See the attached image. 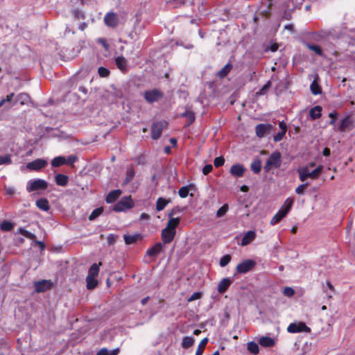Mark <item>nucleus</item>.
<instances>
[{
	"label": "nucleus",
	"instance_id": "obj_1",
	"mask_svg": "<svg viewBox=\"0 0 355 355\" xmlns=\"http://www.w3.org/2000/svg\"><path fill=\"white\" fill-rule=\"evenodd\" d=\"M180 224L179 218H170L165 228L162 230L161 236L164 244L171 243L176 234V228Z\"/></svg>",
	"mask_w": 355,
	"mask_h": 355
},
{
	"label": "nucleus",
	"instance_id": "obj_2",
	"mask_svg": "<svg viewBox=\"0 0 355 355\" xmlns=\"http://www.w3.org/2000/svg\"><path fill=\"white\" fill-rule=\"evenodd\" d=\"M293 203V200L291 198H287L284 205L282 206L279 211L272 217L270 220V225H275L277 224L280 220L284 218L289 212Z\"/></svg>",
	"mask_w": 355,
	"mask_h": 355
},
{
	"label": "nucleus",
	"instance_id": "obj_3",
	"mask_svg": "<svg viewBox=\"0 0 355 355\" xmlns=\"http://www.w3.org/2000/svg\"><path fill=\"white\" fill-rule=\"evenodd\" d=\"M282 164V155L279 151L273 152L268 158L264 165L266 172H269L272 169L277 168Z\"/></svg>",
	"mask_w": 355,
	"mask_h": 355
},
{
	"label": "nucleus",
	"instance_id": "obj_4",
	"mask_svg": "<svg viewBox=\"0 0 355 355\" xmlns=\"http://www.w3.org/2000/svg\"><path fill=\"white\" fill-rule=\"evenodd\" d=\"M322 170V166H318L315 169H314L312 171H309L306 167H302L298 168L297 172L299 173L300 180L302 182H304L309 178L316 179L321 173Z\"/></svg>",
	"mask_w": 355,
	"mask_h": 355
},
{
	"label": "nucleus",
	"instance_id": "obj_5",
	"mask_svg": "<svg viewBox=\"0 0 355 355\" xmlns=\"http://www.w3.org/2000/svg\"><path fill=\"white\" fill-rule=\"evenodd\" d=\"M47 187L48 183L44 180H31L27 182L26 191L30 193L37 190H45Z\"/></svg>",
	"mask_w": 355,
	"mask_h": 355
},
{
	"label": "nucleus",
	"instance_id": "obj_6",
	"mask_svg": "<svg viewBox=\"0 0 355 355\" xmlns=\"http://www.w3.org/2000/svg\"><path fill=\"white\" fill-rule=\"evenodd\" d=\"M143 96L147 102L153 103L161 100L163 97V93L159 89H154L152 90L145 91Z\"/></svg>",
	"mask_w": 355,
	"mask_h": 355
},
{
	"label": "nucleus",
	"instance_id": "obj_7",
	"mask_svg": "<svg viewBox=\"0 0 355 355\" xmlns=\"http://www.w3.org/2000/svg\"><path fill=\"white\" fill-rule=\"evenodd\" d=\"M287 331L289 333L295 334L300 332H306L309 333L311 331V329L306 326V324L303 322H295L291 323L287 327Z\"/></svg>",
	"mask_w": 355,
	"mask_h": 355
},
{
	"label": "nucleus",
	"instance_id": "obj_8",
	"mask_svg": "<svg viewBox=\"0 0 355 355\" xmlns=\"http://www.w3.org/2000/svg\"><path fill=\"white\" fill-rule=\"evenodd\" d=\"M133 203L130 196L122 198L114 207L116 211H123L132 207Z\"/></svg>",
	"mask_w": 355,
	"mask_h": 355
},
{
	"label": "nucleus",
	"instance_id": "obj_9",
	"mask_svg": "<svg viewBox=\"0 0 355 355\" xmlns=\"http://www.w3.org/2000/svg\"><path fill=\"white\" fill-rule=\"evenodd\" d=\"M168 123L166 121H159L154 123L151 127V137L153 139H157L160 137L163 129L166 128Z\"/></svg>",
	"mask_w": 355,
	"mask_h": 355
},
{
	"label": "nucleus",
	"instance_id": "obj_10",
	"mask_svg": "<svg viewBox=\"0 0 355 355\" xmlns=\"http://www.w3.org/2000/svg\"><path fill=\"white\" fill-rule=\"evenodd\" d=\"M255 264H256V263L254 260H252V259L245 260L237 265L236 271H237V272L241 273V274L246 273V272L250 271L251 270H252L254 268V267L255 266Z\"/></svg>",
	"mask_w": 355,
	"mask_h": 355
},
{
	"label": "nucleus",
	"instance_id": "obj_11",
	"mask_svg": "<svg viewBox=\"0 0 355 355\" xmlns=\"http://www.w3.org/2000/svg\"><path fill=\"white\" fill-rule=\"evenodd\" d=\"M53 283L51 280H41L34 283L35 291L37 293H42L51 288Z\"/></svg>",
	"mask_w": 355,
	"mask_h": 355
},
{
	"label": "nucleus",
	"instance_id": "obj_12",
	"mask_svg": "<svg viewBox=\"0 0 355 355\" xmlns=\"http://www.w3.org/2000/svg\"><path fill=\"white\" fill-rule=\"evenodd\" d=\"M47 162L43 159H37L26 164V168L31 171H39L45 167Z\"/></svg>",
	"mask_w": 355,
	"mask_h": 355
},
{
	"label": "nucleus",
	"instance_id": "obj_13",
	"mask_svg": "<svg viewBox=\"0 0 355 355\" xmlns=\"http://www.w3.org/2000/svg\"><path fill=\"white\" fill-rule=\"evenodd\" d=\"M104 21L107 26L115 27L118 24L117 15L114 12H110L105 15Z\"/></svg>",
	"mask_w": 355,
	"mask_h": 355
},
{
	"label": "nucleus",
	"instance_id": "obj_14",
	"mask_svg": "<svg viewBox=\"0 0 355 355\" xmlns=\"http://www.w3.org/2000/svg\"><path fill=\"white\" fill-rule=\"evenodd\" d=\"M258 342L261 346L264 347H271L276 344V340L274 338L266 336L259 337Z\"/></svg>",
	"mask_w": 355,
	"mask_h": 355
},
{
	"label": "nucleus",
	"instance_id": "obj_15",
	"mask_svg": "<svg viewBox=\"0 0 355 355\" xmlns=\"http://www.w3.org/2000/svg\"><path fill=\"white\" fill-rule=\"evenodd\" d=\"M245 171V167L241 164H234L230 168V173L237 178L242 177Z\"/></svg>",
	"mask_w": 355,
	"mask_h": 355
},
{
	"label": "nucleus",
	"instance_id": "obj_16",
	"mask_svg": "<svg viewBox=\"0 0 355 355\" xmlns=\"http://www.w3.org/2000/svg\"><path fill=\"white\" fill-rule=\"evenodd\" d=\"M271 128V125L259 124L255 128L256 135L258 137H263Z\"/></svg>",
	"mask_w": 355,
	"mask_h": 355
},
{
	"label": "nucleus",
	"instance_id": "obj_17",
	"mask_svg": "<svg viewBox=\"0 0 355 355\" xmlns=\"http://www.w3.org/2000/svg\"><path fill=\"white\" fill-rule=\"evenodd\" d=\"M256 237V233L254 231L250 230L247 232L243 236L241 241V245L245 246L250 243Z\"/></svg>",
	"mask_w": 355,
	"mask_h": 355
},
{
	"label": "nucleus",
	"instance_id": "obj_18",
	"mask_svg": "<svg viewBox=\"0 0 355 355\" xmlns=\"http://www.w3.org/2000/svg\"><path fill=\"white\" fill-rule=\"evenodd\" d=\"M232 284L230 278H223L218 284V291L220 293H225Z\"/></svg>",
	"mask_w": 355,
	"mask_h": 355
},
{
	"label": "nucleus",
	"instance_id": "obj_19",
	"mask_svg": "<svg viewBox=\"0 0 355 355\" xmlns=\"http://www.w3.org/2000/svg\"><path fill=\"white\" fill-rule=\"evenodd\" d=\"M55 183L62 187H65L67 185L69 182V178L67 175L59 173L55 177Z\"/></svg>",
	"mask_w": 355,
	"mask_h": 355
},
{
	"label": "nucleus",
	"instance_id": "obj_20",
	"mask_svg": "<svg viewBox=\"0 0 355 355\" xmlns=\"http://www.w3.org/2000/svg\"><path fill=\"white\" fill-rule=\"evenodd\" d=\"M163 244L164 243H156L153 248L148 250L147 254H148L149 256H151V257H154V256L157 255L162 251V250L163 248Z\"/></svg>",
	"mask_w": 355,
	"mask_h": 355
},
{
	"label": "nucleus",
	"instance_id": "obj_21",
	"mask_svg": "<svg viewBox=\"0 0 355 355\" xmlns=\"http://www.w3.org/2000/svg\"><path fill=\"white\" fill-rule=\"evenodd\" d=\"M121 191L119 189L112 191L106 197V201L108 203L114 202L121 195Z\"/></svg>",
	"mask_w": 355,
	"mask_h": 355
},
{
	"label": "nucleus",
	"instance_id": "obj_22",
	"mask_svg": "<svg viewBox=\"0 0 355 355\" xmlns=\"http://www.w3.org/2000/svg\"><path fill=\"white\" fill-rule=\"evenodd\" d=\"M36 206L41 210L47 211L49 209V201L45 198H40L36 201Z\"/></svg>",
	"mask_w": 355,
	"mask_h": 355
},
{
	"label": "nucleus",
	"instance_id": "obj_23",
	"mask_svg": "<svg viewBox=\"0 0 355 355\" xmlns=\"http://www.w3.org/2000/svg\"><path fill=\"white\" fill-rule=\"evenodd\" d=\"M322 107L319 105L315 106L309 111L310 116L312 119L315 120L320 117Z\"/></svg>",
	"mask_w": 355,
	"mask_h": 355
},
{
	"label": "nucleus",
	"instance_id": "obj_24",
	"mask_svg": "<svg viewBox=\"0 0 355 355\" xmlns=\"http://www.w3.org/2000/svg\"><path fill=\"white\" fill-rule=\"evenodd\" d=\"M116 64L117 67L121 70L124 71L127 68V60L123 56H119L115 60Z\"/></svg>",
	"mask_w": 355,
	"mask_h": 355
},
{
	"label": "nucleus",
	"instance_id": "obj_25",
	"mask_svg": "<svg viewBox=\"0 0 355 355\" xmlns=\"http://www.w3.org/2000/svg\"><path fill=\"white\" fill-rule=\"evenodd\" d=\"M195 342V339L191 336H184L182 338L181 346L184 349L191 347Z\"/></svg>",
	"mask_w": 355,
	"mask_h": 355
},
{
	"label": "nucleus",
	"instance_id": "obj_26",
	"mask_svg": "<svg viewBox=\"0 0 355 355\" xmlns=\"http://www.w3.org/2000/svg\"><path fill=\"white\" fill-rule=\"evenodd\" d=\"M352 123L350 116H346L341 119L339 124V130L344 131Z\"/></svg>",
	"mask_w": 355,
	"mask_h": 355
},
{
	"label": "nucleus",
	"instance_id": "obj_27",
	"mask_svg": "<svg viewBox=\"0 0 355 355\" xmlns=\"http://www.w3.org/2000/svg\"><path fill=\"white\" fill-rule=\"evenodd\" d=\"M232 66L231 64L230 63H227L226 64L223 69H221L218 72V76L220 77V78H224L230 72V71L232 70Z\"/></svg>",
	"mask_w": 355,
	"mask_h": 355
},
{
	"label": "nucleus",
	"instance_id": "obj_28",
	"mask_svg": "<svg viewBox=\"0 0 355 355\" xmlns=\"http://www.w3.org/2000/svg\"><path fill=\"white\" fill-rule=\"evenodd\" d=\"M101 265V263L100 262L98 264L97 263H94L91 267L89 269V271H88V275H89V276H92V277H96L98 275V272H99V266Z\"/></svg>",
	"mask_w": 355,
	"mask_h": 355
},
{
	"label": "nucleus",
	"instance_id": "obj_29",
	"mask_svg": "<svg viewBox=\"0 0 355 355\" xmlns=\"http://www.w3.org/2000/svg\"><path fill=\"white\" fill-rule=\"evenodd\" d=\"M250 168H251V170L254 173H259L261 169V162L260 159H254L251 163Z\"/></svg>",
	"mask_w": 355,
	"mask_h": 355
},
{
	"label": "nucleus",
	"instance_id": "obj_30",
	"mask_svg": "<svg viewBox=\"0 0 355 355\" xmlns=\"http://www.w3.org/2000/svg\"><path fill=\"white\" fill-rule=\"evenodd\" d=\"M247 348L248 350L253 354H257L259 352V347L258 344L253 341L249 342L248 343Z\"/></svg>",
	"mask_w": 355,
	"mask_h": 355
},
{
	"label": "nucleus",
	"instance_id": "obj_31",
	"mask_svg": "<svg viewBox=\"0 0 355 355\" xmlns=\"http://www.w3.org/2000/svg\"><path fill=\"white\" fill-rule=\"evenodd\" d=\"M208 343V338H203L200 343H199L198 347H197V349H196V355H202V353H203V351H204V349L207 345V343Z\"/></svg>",
	"mask_w": 355,
	"mask_h": 355
},
{
	"label": "nucleus",
	"instance_id": "obj_32",
	"mask_svg": "<svg viewBox=\"0 0 355 355\" xmlns=\"http://www.w3.org/2000/svg\"><path fill=\"white\" fill-rule=\"evenodd\" d=\"M86 282H87V287L88 289H93L94 288H95L96 286L97 283H98L95 277H92L89 275L87 276Z\"/></svg>",
	"mask_w": 355,
	"mask_h": 355
},
{
	"label": "nucleus",
	"instance_id": "obj_33",
	"mask_svg": "<svg viewBox=\"0 0 355 355\" xmlns=\"http://www.w3.org/2000/svg\"><path fill=\"white\" fill-rule=\"evenodd\" d=\"M119 352V349L118 348L112 350H108L106 348H103L98 352L96 355H117Z\"/></svg>",
	"mask_w": 355,
	"mask_h": 355
},
{
	"label": "nucleus",
	"instance_id": "obj_34",
	"mask_svg": "<svg viewBox=\"0 0 355 355\" xmlns=\"http://www.w3.org/2000/svg\"><path fill=\"white\" fill-rule=\"evenodd\" d=\"M168 203V200L163 198H159L156 202V209L159 211L163 210Z\"/></svg>",
	"mask_w": 355,
	"mask_h": 355
},
{
	"label": "nucleus",
	"instance_id": "obj_35",
	"mask_svg": "<svg viewBox=\"0 0 355 355\" xmlns=\"http://www.w3.org/2000/svg\"><path fill=\"white\" fill-rule=\"evenodd\" d=\"M65 164V157L62 156H58L53 159L51 161V165L53 167H58Z\"/></svg>",
	"mask_w": 355,
	"mask_h": 355
},
{
	"label": "nucleus",
	"instance_id": "obj_36",
	"mask_svg": "<svg viewBox=\"0 0 355 355\" xmlns=\"http://www.w3.org/2000/svg\"><path fill=\"white\" fill-rule=\"evenodd\" d=\"M29 101L30 97L26 93H21L17 97V101L19 102L21 105L27 104Z\"/></svg>",
	"mask_w": 355,
	"mask_h": 355
},
{
	"label": "nucleus",
	"instance_id": "obj_37",
	"mask_svg": "<svg viewBox=\"0 0 355 355\" xmlns=\"http://www.w3.org/2000/svg\"><path fill=\"white\" fill-rule=\"evenodd\" d=\"M14 225L10 221L4 220L0 225V228L1 230L5 232L10 231L13 229Z\"/></svg>",
	"mask_w": 355,
	"mask_h": 355
},
{
	"label": "nucleus",
	"instance_id": "obj_38",
	"mask_svg": "<svg viewBox=\"0 0 355 355\" xmlns=\"http://www.w3.org/2000/svg\"><path fill=\"white\" fill-rule=\"evenodd\" d=\"M135 177V171L132 168H129L127 171L125 178L123 182V184H128L131 182Z\"/></svg>",
	"mask_w": 355,
	"mask_h": 355
},
{
	"label": "nucleus",
	"instance_id": "obj_39",
	"mask_svg": "<svg viewBox=\"0 0 355 355\" xmlns=\"http://www.w3.org/2000/svg\"><path fill=\"white\" fill-rule=\"evenodd\" d=\"M139 235H126L123 236L124 241L126 244H132L136 242L138 239Z\"/></svg>",
	"mask_w": 355,
	"mask_h": 355
},
{
	"label": "nucleus",
	"instance_id": "obj_40",
	"mask_svg": "<svg viewBox=\"0 0 355 355\" xmlns=\"http://www.w3.org/2000/svg\"><path fill=\"white\" fill-rule=\"evenodd\" d=\"M190 186H184L181 187L178 191L179 196L182 198L187 197L190 191Z\"/></svg>",
	"mask_w": 355,
	"mask_h": 355
},
{
	"label": "nucleus",
	"instance_id": "obj_41",
	"mask_svg": "<svg viewBox=\"0 0 355 355\" xmlns=\"http://www.w3.org/2000/svg\"><path fill=\"white\" fill-rule=\"evenodd\" d=\"M103 211V209L101 207L94 209L89 215V219L90 220L96 219L98 216H100L102 214Z\"/></svg>",
	"mask_w": 355,
	"mask_h": 355
},
{
	"label": "nucleus",
	"instance_id": "obj_42",
	"mask_svg": "<svg viewBox=\"0 0 355 355\" xmlns=\"http://www.w3.org/2000/svg\"><path fill=\"white\" fill-rule=\"evenodd\" d=\"M182 116H185L188 119L189 123L188 125H189L191 123H192L195 120V115L194 113L191 111H187L186 112L182 114Z\"/></svg>",
	"mask_w": 355,
	"mask_h": 355
},
{
	"label": "nucleus",
	"instance_id": "obj_43",
	"mask_svg": "<svg viewBox=\"0 0 355 355\" xmlns=\"http://www.w3.org/2000/svg\"><path fill=\"white\" fill-rule=\"evenodd\" d=\"M19 232L25 237L30 239H35L36 238V236L30 232H28L26 230H24L23 228H20L19 230Z\"/></svg>",
	"mask_w": 355,
	"mask_h": 355
},
{
	"label": "nucleus",
	"instance_id": "obj_44",
	"mask_svg": "<svg viewBox=\"0 0 355 355\" xmlns=\"http://www.w3.org/2000/svg\"><path fill=\"white\" fill-rule=\"evenodd\" d=\"M231 260V257L229 254L223 256L220 260V266L224 267L227 266Z\"/></svg>",
	"mask_w": 355,
	"mask_h": 355
},
{
	"label": "nucleus",
	"instance_id": "obj_45",
	"mask_svg": "<svg viewBox=\"0 0 355 355\" xmlns=\"http://www.w3.org/2000/svg\"><path fill=\"white\" fill-rule=\"evenodd\" d=\"M12 163L10 156L9 155L5 156L0 155V165L10 164Z\"/></svg>",
	"mask_w": 355,
	"mask_h": 355
},
{
	"label": "nucleus",
	"instance_id": "obj_46",
	"mask_svg": "<svg viewBox=\"0 0 355 355\" xmlns=\"http://www.w3.org/2000/svg\"><path fill=\"white\" fill-rule=\"evenodd\" d=\"M98 73L101 77L105 78L109 75L110 71L107 68L100 67L98 69Z\"/></svg>",
	"mask_w": 355,
	"mask_h": 355
},
{
	"label": "nucleus",
	"instance_id": "obj_47",
	"mask_svg": "<svg viewBox=\"0 0 355 355\" xmlns=\"http://www.w3.org/2000/svg\"><path fill=\"white\" fill-rule=\"evenodd\" d=\"M228 209V206L227 205H224L223 206H222L216 212V216L218 217H221L223 216H224L227 211Z\"/></svg>",
	"mask_w": 355,
	"mask_h": 355
},
{
	"label": "nucleus",
	"instance_id": "obj_48",
	"mask_svg": "<svg viewBox=\"0 0 355 355\" xmlns=\"http://www.w3.org/2000/svg\"><path fill=\"white\" fill-rule=\"evenodd\" d=\"M311 92L315 95L318 94L321 92L320 87L314 82L312 83L311 85Z\"/></svg>",
	"mask_w": 355,
	"mask_h": 355
},
{
	"label": "nucleus",
	"instance_id": "obj_49",
	"mask_svg": "<svg viewBox=\"0 0 355 355\" xmlns=\"http://www.w3.org/2000/svg\"><path fill=\"white\" fill-rule=\"evenodd\" d=\"M309 186L308 183L302 184L300 186H298L296 189L295 192L299 195H302L304 192L305 189Z\"/></svg>",
	"mask_w": 355,
	"mask_h": 355
},
{
	"label": "nucleus",
	"instance_id": "obj_50",
	"mask_svg": "<svg viewBox=\"0 0 355 355\" xmlns=\"http://www.w3.org/2000/svg\"><path fill=\"white\" fill-rule=\"evenodd\" d=\"M271 83L268 81L266 85H264L261 89L257 92L259 95H264L267 90L270 87Z\"/></svg>",
	"mask_w": 355,
	"mask_h": 355
},
{
	"label": "nucleus",
	"instance_id": "obj_51",
	"mask_svg": "<svg viewBox=\"0 0 355 355\" xmlns=\"http://www.w3.org/2000/svg\"><path fill=\"white\" fill-rule=\"evenodd\" d=\"M283 293L287 297H292L295 294V291L291 287H286L283 291Z\"/></svg>",
	"mask_w": 355,
	"mask_h": 355
},
{
	"label": "nucleus",
	"instance_id": "obj_52",
	"mask_svg": "<svg viewBox=\"0 0 355 355\" xmlns=\"http://www.w3.org/2000/svg\"><path fill=\"white\" fill-rule=\"evenodd\" d=\"M78 159V157L75 155H70L67 158H65V164L71 165L74 162H76Z\"/></svg>",
	"mask_w": 355,
	"mask_h": 355
},
{
	"label": "nucleus",
	"instance_id": "obj_53",
	"mask_svg": "<svg viewBox=\"0 0 355 355\" xmlns=\"http://www.w3.org/2000/svg\"><path fill=\"white\" fill-rule=\"evenodd\" d=\"M214 165L216 167L220 166L224 164L225 159L222 157H218L214 159Z\"/></svg>",
	"mask_w": 355,
	"mask_h": 355
},
{
	"label": "nucleus",
	"instance_id": "obj_54",
	"mask_svg": "<svg viewBox=\"0 0 355 355\" xmlns=\"http://www.w3.org/2000/svg\"><path fill=\"white\" fill-rule=\"evenodd\" d=\"M309 48L318 55H322V49L318 45H309Z\"/></svg>",
	"mask_w": 355,
	"mask_h": 355
},
{
	"label": "nucleus",
	"instance_id": "obj_55",
	"mask_svg": "<svg viewBox=\"0 0 355 355\" xmlns=\"http://www.w3.org/2000/svg\"><path fill=\"white\" fill-rule=\"evenodd\" d=\"M286 132V131H281L280 132H279L277 135H275L274 136V141L275 142H278V141H280L281 140H282V139L284 138Z\"/></svg>",
	"mask_w": 355,
	"mask_h": 355
},
{
	"label": "nucleus",
	"instance_id": "obj_56",
	"mask_svg": "<svg viewBox=\"0 0 355 355\" xmlns=\"http://www.w3.org/2000/svg\"><path fill=\"white\" fill-rule=\"evenodd\" d=\"M201 297V293L198 292L193 293L191 297L188 299L189 302H192L196 300H198Z\"/></svg>",
	"mask_w": 355,
	"mask_h": 355
},
{
	"label": "nucleus",
	"instance_id": "obj_57",
	"mask_svg": "<svg viewBox=\"0 0 355 355\" xmlns=\"http://www.w3.org/2000/svg\"><path fill=\"white\" fill-rule=\"evenodd\" d=\"M213 169V166L211 164H207L202 168V173L204 175H207Z\"/></svg>",
	"mask_w": 355,
	"mask_h": 355
},
{
	"label": "nucleus",
	"instance_id": "obj_58",
	"mask_svg": "<svg viewBox=\"0 0 355 355\" xmlns=\"http://www.w3.org/2000/svg\"><path fill=\"white\" fill-rule=\"evenodd\" d=\"M98 42L101 44L105 50H108L109 45L107 44V42L104 38L98 39Z\"/></svg>",
	"mask_w": 355,
	"mask_h": 355
},
{
	"label": "nucleus",
	"instance_id": "obj_59",
	"mask_svg": "<svg viewBox=\"0 0 355 355\" xmlns=\"http://www.w3.org/2000/svg\"><path fill=\"white\" fill-rule=\"evenodd\" d=\"M329 116L330 118H331V121H330V124H331V125H334L335 121H336V117H337V113H336V112H330V113L329 114Z\"/></svg>",
	"mask_w": 355,
	"mask_h": 355
},
{
	"label": "nucleus",
	"instance_id": "obj_60",
	"mask_svg": "<svg viewBox=\"0 0 355 355\" xmlns=\"http://www.w3.org/2000/svg\"><path fill=\"white\" fill-rule=\"evenodd\" d=\"M279 128L281 129V131L286 132L287 125H286V123L284 121L279 122Z\"/></svg>",
	"mask_w": 355,
	"mask_h": 355
},
{
	"label": "nucleus",
	"instance_id": "obj_61",
	"mask_svg": "<svg viewBox=\"0 0 355 355\" xmlns=\"http://www.w3.org/2000/svg\"><path fill=\"white\" fill-rule=\"evenodd\" d=\"M14 96V93H11L6 96L5 98H2L1 101H4V103L6 102H10Z\"/></svg>",
	"mask_w": 355,
	"mask_h": 355
},
{
	"label": "nucleus",
	"instance_id": "obj_62",
	"mask_svg": "<svg viewBox=\"0 0 355 355\" xmlns=\"http://www.w3.org/2000/svg\"><path fill=\"white\" fill-rule=\"evenodd\" d=\"M6 191L8 195H13L15 193V189L10 187H6Z\"/></svg>",
	"mask_w": 355,
	"mask_h": 355
},
{
	"label": "nucleus",
	"instance_id": "obj_63",
	"mask_svg": "<svg viewBox=\"0 0 355 355\" xmlns=\"http://www.w3.org/2000/svg\"><path fill=\"white\" fill-rule=\"evenodd\" d=\"M180 211V209L179 208H175L173 209H172L169 213H168V216L171 217V218H173L172 216L175 215L177 214V212H178Z\"/></svg>",
	"mask_w": 355,
	"mask_h": 355
},
{
	"label": "nucleus",
	"instance_id": "obj_64",
	"mask_svg": "<svg viewBox=\"0 0 355 355\" xmlns=\"http://www.w3.org/2000/svg\"><path fill=\"white\" fill-rule=\"evenodd\" d=\"M150 218V216L149 215H148L146 213H142L141 215H140V217H139V220H148Z\"/></svg>",
	"mask_w": 355,
	"mask_h": 355
}]
</instances>
